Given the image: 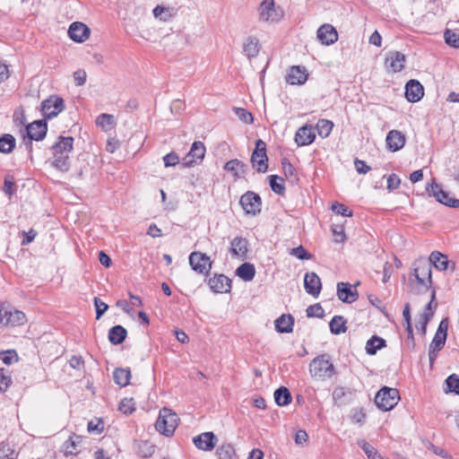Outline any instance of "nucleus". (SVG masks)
I'll return each instance as SVG.
<instances>
[{
  "label": "nucleus",
  "instance_id": "nucleus-1",
  "mask_svg": "<svg viewBox=\"0 0 459 459\" xmlns=\"http://www.w3.org/2000/svg\"><path fill=\"white\" fill-rule=\"evenodd\" d=\"M412 275L415 281H412L414 291L418 294L425 293L432 285L431 265L426 260H420L414 264Z\"/></svg>",
  "mask_w": 459,
  "mask_h": 459
},
{
  "label": "nucleus",
  "instance_id": "nucleus-2",
  "mask_svg": "<svg viewBox=\"0 0 459 459\" xmlns=\"http://www.w3.org/2000/svg\"><path fill=\"white\" fill-rule=\"evenodd\" d=\"M25 314L8 302L0 301V328L14 327L26 323Z\"/></svg>",
  "mask_w": 459,
  "mask_h": 459
},
{
  "label": "nucleus",
  "instance_id": "nucleus-3",
  "mask_svg": "<svg viewBox=\"0 0 459 459\" xmlns=\"http://www.w3.org/2000/svg\"><path fill=\"white\" fill-rule=\"evenodd\" d=\"M178 417L176 412L166 407L160 411L159 417L155 422V429L166 437H171L178 426Z\"/></svg>",
  "mask_w": 459,
  "mask_h": 459
},
{
  "label": "nucleus",
  "instance_id": "nucleus-4",
  "mask_svg": "<svg viewBox=\"0 0 459 459\" xmlns=\"http://www.w3.org/2000/svg\"><path fill=\"white\" fill-rule=\"evenodd\" d=\"M309 371L312 377L318 378H330L335 374L334 367L327 354L315 358L309 364Z\"/></svg>",
  "mask_w": 459,
  "mask_h": 459
},
{
  "label": "nucleus",
  "instance_id": "nucleus-5",
  "mask_svg": "<svg viewBox=\"0 0 459 459\" xmlns=\"http://www.w3.org/2000/svg\"><path fill=\"white\" fill-rule=\"evenodd\" d=\"M400 399L399 391L396 388L384 386L375 396L376 405L386 411L392 410Z\"/></svg>",
  "mask_w": 459,
  "mask_h": 459
},
{
  "label": "nucleus",
  "instance_id": "nucleus-6",
  "mask_svg": "<svg viewBox=\"0 0 459 459\" xmlns=\"http://www.w3.org/2000/svg\"><path fill=\"white\" fill-rule=\"evenodd\" d=\"M252 166L259 173H264L268 169V158L266 154V144L259 139L255 142V148L250 160Z\"/></svg>",
  "mask_w": 459,
  "mask_h": 459
},
{
  "label": "nucleus",
  "instance_id": "nucleus-7",
  "mask_svg": "<svg viewBox=\"0 0 459 459\" xmlns=\"http://www.w3.org/2000/svg\"><path fill=\"white\" fill-rule=\"evenodd\" d=\"M258 19L260 22H277L281 19L282 13L278 8H275L273 0H264L258 6Z\"/></svg>",
  "mask_w": 459,
  "mask_h": 459
},
{
  "label": "nucleus",
  "instance_id": "nucleus-8",
  "mask_svg": "<svg viewBox=\"0 0 459 459\" xmlns=\"http://www.w3.org/2000/svg\"><path fill=\"white\" fill-rule=\"evenodd\" d=\"M65 108L64 100L52 95L41 102V113L47 119L56 117Z\"/></svg>",
  "mask_w": 459,
  "mask_h": 459
},
{
  "label": "nucleus",
  "instance_id": "nucleus-9",
  "mask_svg": "<svg viewBox=\"0 0 459 459\" xmlns=\"http://www.w3.org/2000/svg\"><path fill=\"white\" fill-rule=\"evenodd\" d=\"M189 264L195 272L207 275L212 269V262L206 254L195 251L189 255Z\"/></svg>",
  "mask_w": 459,
  "mask_h": 459
},
{
  "label": "nucleus",
  "instance_id": "nucleus-10",
  "mask_svg": "<svg viewBox=\"0 0 459 459\" xmlns=\"http://www.w3.org/2000/svg\"><path fill=\"white\" fill-rule=\"evenodd\" d=\"M426 190L429 195L434 196L440 204L454 208L459 207V200L450 197L448 193L445 192L441 186L434 180L431 184L427 185Z\"/></svg>",
  "mask_w": 459,
  "mask_h": 459
},
{
  "label": "nucleus",
  "instance_id": "nucleus-11",
  "mask_svg": "<svg viewBox=\"0 0 459 459\" xmlns=\"http://www.w3.org/2000/svg\"><path fill=\"white\" fill-rule=\"evenodd\" d=\"M206 148L204 143L200 141L194 142L190 148V151L182 160V166L186 168L193 167L195 164L200 163L205 155Z\"/></svg>",
  "mask_w": 459,
  "mask_h": 459
},
{
  "label": "nucleus",
  "instance_id": "nucleus-12",
  "mask_svg": "<svg viewBox=\"0 0 459 459\" xmlns=\"http://www.w3.org/2000/svg\"><path fill=\"white\" fill-rule=\"evenodd\" d=\"M239 204L247 214L256 215L260 213L262 200L259 195L252 191L245 193L239 200Z\"/></svg>",
  "mask_w": 459,
  "mask_h": 459
},
{
  "label": "nucleus",
  "instance_id": "nucleus-13",
  "mask_svg": "<svg viewBox=\"0 0 459 459\" xmlns=\"http://www.w3.org/2000/svg\"><path fill=\"white\" fill-rule=\"evenodd\" d=\"M437 302L436 301V290L435 288H431L430 300L427 304L424 313L420 316V321L417 325L418 331L420 332L422 335L426 334L427 325L430 318L433 316L434 310L437 308Z\"/></svg>",
  "mask_w": 459,
  "mask_h": 459
},
{
  "label": "nucleus",
  "instance_id": "nucleus-14",
  "mask_svg": "<svg viewBox=\"0 0 459 459\" xmlns=\"http://www.w3.org/2000/svg\"><path fill=\"white\" fill-rule=\"evenodd\" d=\"M48 131L47 123L44 120H36L26 126V133L29 137V143L32 140L40 141L42 140Z\"/></svg>",
  "mask_w": 459,
  "mask_h": 459
},
{
  "label": "nucleus",
  "instance_id": "nucleus-15",
  "mask_svg": "<svg viewBox=\"0 0 459 459\" xmlns=\"http://www.w3.org/2000/svg\"><path fill=\"white\" fill-rule=\"evenodd\" d=\"M91 34V30L84 23L80 22H73L68 30V35L72 40L82 43L85 41Z\"/></svg>",
  "mask_w": 459,
  "mask_h": 459
},
{
  "label": "nucleus",
  "instance_id": "nucleus-16",
  "mask_svg": "<svg viewBox=\"0 0 459 459\" xmlns=\"http://www.w3.org/2000/svg\"><path fill=\"white\" fill-rule=\"evenodd\" d=\"M424 96V88L422 84L414 79L407 82L405 85V97L410 102H418Z\"/></svg>",
  "mask_w": 459,
  "mask_h": 459
},
{
  "label": "nucleus",
  "instance_id": "nucleus-17",
  "mask_svg": "<svg viewBox=\"0 0 459 459\" xmlns=\"http://www.w3.org/2000/svg\"><path fill=\"white\" fill-rule=\"evenodd\" d=\"M217 441L218 438L212 432H204L193 438L195 446L204 451H212Z\"/></svg>",
  "mask_w": 459,
  "mask_h": 459
},
{
  "label": "nucleus",
  "instance_id": "nucleus-18",
  "mask_svg": "<svg viewBox=\"0 0 459 459\" xmlns=\"http://www.w3.org/2000/svg\"><path fill=\"white\" fill-rule=\"evenodd\" d=\"M448 324V318L441 320L429 347L439 351L443 349L447 337Z\"/></svg>",
  "mask_w": 459,
  "mask_h": 459
},
{
  "label": "nucleus",
  "instance_id": "nucleus-19",
  "mask_svg": "<svg viewBox=\"0 0 459 459\" xmlns=\"http://www.w3.org/2000/svg\"><path fill=\"white\" fill-rule=\"evenodd\" d=\"M304 288L308 294L316 298L322 289L319 276L314 272L307 273L304 277Z\"/></svg>",
  "mask_w": 459,
  "mask_h": 459
},
{
  "label": "nucleus",
  "instance_id": "nucleus-20",
  "mask_svg": "<svg viewBox=\"0 0 459 459\" xmlns=\"http://www.w3.org/2000/svg\"><path fill=\"white\" fill-rule=\"evenodd\" d=\"M405 142V135L398 130L389 131L385 138L386 147L393 152L401 150L404 146Z\"/></svg>",
  "mask_w": 459,
  "mask_h": 459
},
{
  "label": "nucleus",
  "instance_id": "nucleus-21",
  "mask_svg": "<svg viewBox=\"0 0 459 459\" xmlns=\"http://www.w3.org/2000/svg\"><path fill=\"white\" fill-rule=\"evenodd\" d=\"M405 64V56L399 51H390L385 57V65L393 73L401 72Z\"/></svg>",
  "mask_w": 459,
  "mask_h": 459
},
{
  "label": "nucleus",
  "instance_id": "nucleus-22",
  "mask_svg": "<svg viewBox=\"0 0 459 459\" xmlns=\"http://www.w3.org/2000/svg\"><path fill=\"white\" fill-rule=\"evenodd\" d=\"M317 39L324 45H331L337 41L338 33L331 24H324L317 30Z\"/></svg>",
  "mask_w": 459,
  "mask_h": 459
},
{
  "label": "nucleus",
  "instance_id": "nucleus-23",
  "mask_svg": "<svg viewBox=\"0 0 459 459\" xmlns=\"http://www.w3.org/2000/svg\"><path fill=\"white\" fill-rule=\"evenodd\" d=\"M316 134L311 126H304L298 129L295 134V143L298 146H305L315 141Z\"/></svg>",
  "mask_w": 459,
  "mask_h": 459
},
{
  "label": "nucleus",
  "instance_id": "nucleus-24",
  "mask_svg": "<svg viewBox=\"0 0 459 459\" xmlns=\"http://www.w3.org/2000/svg\"><path fill=\"white\" fill-rule=\"evenodd\" d=\"M307 80V73L305 67L291 66L286 75V82L292 85L304 84Z\"/></svg>",
  "mask_w": 459,
  "mask_h": 459
},
{
  "label": "nucleus",
  "instance_id": "nucleus-25",
  "mask_svg": "<svg viewBox=\"0 0 459 459\" xmlns=\"http://www.w3.org/2000/svg\"><path fill=\"white\" fill-rule=\"evenodd\" d=\"M337 296L345 303H352L357 300L359 294L356 290L351 289L349 282H339L337 284Z\"/></svg>",
  "mask_w": 459,
  "mask_h": 459
},
{
  "label": "nucleus",
  "instance_id": "nucleus-26",
  "mask_svg": "<svg viewBox=\"0 0 459 459\" xmlns=\"http://www.w3.org/2000/svg\"><path fill=\"white\" fill-rule=\"evenodd\" d=\"M208 285L216 293L227 292L230 289V280L224 274L214 275L210 278Z\"/></svg>",
  "mask_w": 459,
  "mask_h": 459
},
{
  "label": "nucleus",
  "instance_id": "nucleus-27",
  "mask_svg": "<svg viewBox=\"0 0 459 459\" xmlns=\"http://www.w3.org/2000/svg\"><path fill=\"white\" fill-rule=\"evenodd\" d=\"M74 138L72 136H59L57 142L52 146L53 154H69L73 150Z\"/></svg>",
  "mask_w": 459,
  "mask_h": 459
},
{
  "label": "nucleus",
  "instance_id": "nucleus-28",
  "mask_svg": "<svg viewBox=\"0 0 459 459\" xmlns=\"http://www.w3.org/2000/svg\"><path fill=\"white\" fill-rule=\"evenodd\" d=\"M223 168L226 171L231 172L235 178L244 177L247 170V166L237 159L227 161Z\"/></svg>",
  "mask_w": 459,
  "mask_h": 459
},
{
  "label": "nucleus",
  "instance_id": "nucleus-29",
  "mask_svg": "<svg viewBox=\"0 0 459 459\" xmlns=\"http://www.w3.org/2000/svg\"><path fill=\"white\" fill-rule=\"evenodd\" d=\"M275 328L279 333H289L293 331L294 318L291 315H281L275 322Z\"/></svg>",
  "mask_w": 459,
  "mask_h": 459
},
{
  "label": "nucleus",
  "instance_id": "nucleus-30",
  "mask_svg": "<svg viewBox=\"0 0 459 459\" xmlns=\"http://www.w3.org/2000/svg\"><path fill=\"white\" fill-rule=\"evenodd\" d=\"M248 242L246 238L237 237L231 241V253L234 255L240 256L242 259L247 258Z\"/></svg>",
  "mask_w": 459,
  "mask_h": 459
},
{
  "label": "nucleus",
  "instance_id": "nucleus-31",
  "mask_svg": "<svg viewBox=\"0 0 459 459\" xmlns=\"http://www.w3.org/2000/svg\"><path fill=\"white\" fill-rule=\"evenodd\" d=\"M243 52L248 58L255 57L259 53V41L255 37H248L243 44Z\"/></svg>",
  "mask_w": 459,
  "mask_h": 459
},
{
  "label": "nucleus",
  "instance_id": "nucleus-32",
  "mask_svg": "<svg viewBox=\"0 0 459 459\" xmlns=\"http://www.w3.org/2000/svg\"><path fill=\"white\" fill-rule=\"evenodd\" d=\"M126 334L127 332L123 326L115 325L108 331V340L112 344L117 345L125 341Z\"/></svg>",
  "mask_w": 459,
  "mask_h": 459
},
{
  "label": "nucleus",
  "instance_id": "nucleus-33",
  "mask_svg": "<svg viewBox=\"0 0 459 459\" xmlns=\"http://www.w3.org/2000/svg\"><path fill=\"white\" fill-rule=\"evenodd\" d=\"M386 342L385 340L377 336L373 335L367 342H366V352L368 355H375L377 351L381 350L382 348L385 347Z\"/></svg>",
  "mask_w": 459,
  "mask_h": 459
},
{
  "label": "nucleus",
  "instance_id": "nucleus-34",
  "mask_svg": "<svg viewBox=\"0 0 459 459\" xmlns=\"http://www.w3.org/2000/svg\"><path fill=\"white\" fill-rule=\"evenodd\" d=\"M430 265L433 264L437 270L445 271L447 269L448 259L447 256L438 251H433L429 255Z\"/></svg>",
  "mask_w": 459,
  "mask_h": 459
},
{
  "label": "nucleus",
  "instance_id": "nucleus-35",
  "mask_svg": "<svg viewBox=\"0 0 459 459\" xmlns=\"http://www.w3.org/2000/svg\"><path fill=\"white\" fill-rule=\"evenodd\" d=\"M51 165L56 169L66 172L70 169V158L67 154H53Z\"/></svg>",
  "mask_w": 459,
  "mask_h": 459
},
{
  "label": "nucleus",
  "instance_id": "nucleus-36",
  "mask_svg": "<svg viewBox=\"0 0 459 459\" xmlns=\"http://www.w3.org/2000/svg\"><path fill=\"white\" fill-rule=\"evenodd\" d=\"M113 378L117 385L124 387L129 384L131 371L129 368H116L113 372Z\"/></svg>",
  "mask_w": 459,
  "mask_h": 459
},
{
  "label": "nucleus",
  "instance_id": "nucleus-37",
  "mask_svg": "<svg viewBox=\"0 0 459 459\" xmlns=\"http://www.w3.org/2000/svg\"><path fill=\"white\" fill-rule=\"evenodd\" d=\"M236 274L246 281H252L255 275V269L254 264L244 263L238 267Z\"/></svg>",
  "mask_w": 459,
  "mask_h": 459
},
{
  "label": "nucleus",
  "instance_id": "nucleus-38",
  "mask_svg": "<svg viewBox=\"0 0 459 459\" xmlns=\"http://www.w3.org/2000/svg\"><path fill=\"white\" fill-rule=\"evenodd\" d=\"M274 401L279 406H285L291 402V394L285 386H281L274 392Z\"/></svg>",
  "mask_w": 459,
  "mask_h": 459
},
{
  "label": "nucleus",
  "instance_id": "nucleus-39",
  "mask_svg": "<svg viewBox=\"0 0 459 459\" xmlns=\"http://www.w3.org/2000/svg\"><path fill=\"white\" fill-rule=\"evenodd\" d=\"M329 326L333 334L344 333L347 331L346 320L342 316H334L330 321Z\"/></svg>",
  "mask_w": 459,
  "mask_h": 459
},
{
  "label": "nucleus",
  "instance_id": "nucleus-40",
  "mask_svg": "<svg viewBox=\"0 0 459 459\" xmlns=\"http://www.w3.org/2000/svg\"><path fill=\"white\" fill-rule=\"evenodd\" d=\"M15 138L9 134L0 137V152L10 153L15 147Z\"/></svg>",
  "mask_w": 459,
  "mask_h": 459
},
{
  "label": "nucleus",
  "instance_id": "nucleus-41",
  "mask_svg": "<svg viewBox=\"0 0 459 459\" xmlns=\"http://www.w3.org/2000/svg\"><path fill=\"white\" fill-rule=\"evenodd\" d=\"M81 443V437L79 436H73L70 437L69 439H67L64 443V449L65 455H77L78 450V445Z\"/></svg>",
  "mask_w": 459,
  "mask_h": 459
},
{
  "label": "nucleus",
  "instance_id": "nucleus-42",
  "mask_svg": "<svg viewBox=\"0 0 459 459\" xmlns=\"http://www.w3.org/2000/svg\"><path fill=\"white\" fill-rule=\"evenodd\" d=\"M358 446L364 451L368 459H382L377 449L364 439H359Z\"/></svg>",
  "mask_w": 459,
  "mask_h": 459
},
{
  "label": "nucleus",
  "instance_id": "nucleus-43",
  "mask_svg": "<svg viewBox=\"0 0 459 459\" xmlns=\"http://www.w3.org/2000/svg\"><path fill=\"white\" fill-rule=\"evenodd\" d=\"M216 454L219 459H232L236 455L234 446L229 443L220 446L217 448Z\"/></svg>",
  "mask_w": 459,
  "mask_h": 459
},
{
  "label": "nucleus",
  "instance_id": "nucleus-44",
  "mask_svg": "<svg viewBox=\"0 0 459 459\" xmlns=\"http://www.w3.org/2000/svg\"><path fill=\"white\" fill-rule=\"evenodd\" d=\"M155 452V446L148 441H140L137 444V453L143 458L151 457Z\"/></svg>",
  "mask_w": 459,
  "mask_h": 459
},
{
  "label": "nucleus",
  "instance_id": "nucleus-45",
  "mask_svg": "<svg viewBox=\"0 0 459 459\" xmlns=\"http://www.w3.org/2000/svg\"><path fill=\"white\" fill-rule=\"evenodd\" d=\"M333 126V122L327 119H319L318 122L316 123V129L318 134L322 138H325L331 134Z\"/></svg>",
  "mask_w": 459,
  "mask_h": 459
},
{
  "label": "nucleus",
  "instance_id": "nucleus-46",
  "mask_svg": "<svg viewBox=\"0 0 459 459\" xmlns=\"http://www.w3.org/2000/svg\"><path fill=\"white\" fill-rule=\"evenodd\" d=\"M269 183L272 190L278 195H283L285 186L283 185V178L277 175H271L269 177Z\"/></svg>",
  "mask_w": 459,
  "mask_h": 459
},
{
  "label": "nucleus",
  "instance_id": "nucleus-47",
  "mask_svg": "<svg viewBox=\"0 0 459 459\" xmlns=\"http://www.w3.org/2000/svg\"><path fill=\"white\" fill-rule=\"evenodd\" d=\"M18 454L6 442L0 443V459H17Z\"/></svg>",
  "mask_w": 459,
  "mask_h": 459
},
{
  "label": "nucleus",
  "instance_id": "nucleus-48",
  "mask_svg": "<svg viewBox=\"0 0 459 459\" xmlns=\"http://www.w3.org/2000/svg\"><path fill=\"white\" fill-rule=\"evenodd\" d=\"M114 123V116L106 113L100 114L96 119V124L105 130L109 129Z\"/></svg>",
  "mask_w": 459,
  "mask_h": 459
},
{
  "label": "nucleus",
  "instance_id": "nucleus-49",
  "mask_svg": "<svg viewBox=\"0 0 459 459\" xmlns=\"http://www.w3.org/2000/svg\"><path fill=\"white\" fill-rule=\"evenodd\" d=\"M447 392H452L459 394V376L456 374L450 375L446 379Z\"/></svg>",
  "mask_w": 459,
  "mask_h": 459
},
{
  "label": "nucleus",
  "instance_id": "nucleus-50",
  "mask_svg": "<svg viewBox=\"0 0 459 459\" xmlns=\"http://www.w3.org/2000/svg\"><path fill=\"white\" fill-rule=\"evenodd\" d=\"M444 38L448 46L459 48V34L451 30H446L444 33Z\"/></svg>",
  "mask_w": 459,
  "mask_h": 459
},
{
  "label": "nucleus",
  "instance_id": "nucleus-51",
  "mask_svg": "<svg viewBox=\"0 0 459 459\" xmlns=\"http://www.w3.org/2000/svg\"><path fill=\"white\" fill-rule=\"evenodd\" d=\"M13 381L11 376L4 368H0V393L7 391Z\"/></svg>",
  "mask_w": 459,
  "mask_h": 459
},
{
  "label": "nucleus",
  "instance_id": "nucleus-52",
  "mask_svg": "<svg viewBox=\"0 0 459 459\" xmlns=\"http://www.w3.org/2000/svg\"><path fill=\"white\" fill-rule=\"evenodd\" d=\"M135 403L132 398H124L119 403V411L124 414H131L135 410Z\"/></svg>",
  "mask_w": 459,
  "mask_h": 459
},
{
  "label": "nucleus",
  "instance_id": "nucleus-53",
  "mask_svg": "<svg viewBox=\"0 0 459 459\" xmlns=\"http://www.w3.org/2000/svg\"><path fill=\"white\" fill-rule=\"evenodd\" d=\"M234 112L236 116L244 123L246 124H251L253 123V115L243 108H235Z\"/></svg>",
  "mask_w": 459,
  "mask_h": 459
},
{
  "label": "nucleus",
  "instance_id": "nucleus-54",
  "mask_svg": "<svg viewBox=\"0 0 459 459\" xmlns=\"http://www.w3.org/2000/svg\"><path fill=\"white\" fill-rule=\"evenodd\" d=\"M307 316L308 317H318L322 318L325 316V310L320 304H314L309 306L307 310Z\"/></svg>",
  "mask_w": 459,
  "mask_h": 459
},
{
  "label": "nucleus",
  "instance_id": "nucleus-55",
  "mask_svg": "<svg viewBox=\"0 0 459 459\" xmlns=\"http://www.w3.org/2000/svg\"><path fill=\"white\" fill-rule=\"evenodd\" d=\"M331 209L336 214H341L343 217H351L352 211H351L347 206L338 202H335L332 204Z\"/></svg>",
  "mask_w": 459,
  "mask_h": 459
},
{
  "label": "nucleus",
  "instance_id": "nucleus-56",
  "mask_svg": "<svg viewBox=\"0 0 459 459\" xmlns=\"http://www.w3.org/2000/svg\"><path fill=\"white\" fill-rule=\"evenodd\" d=\"M351 419L352 422L363 424L366 419V413L362 408H354L351 411Z\"/></svg>",
  "mask_w": 459,
  "mask_h": 459
},
{
  "label": "nucleus",
  "instance_id": "nucleus-57",
  "mask_svg": "<svg viewBox=\"0 0 459 459\" xmlns=\"http://www.w3.org/2000/svg\"><path fill=\"white\" fill-rule=\"evenodd\" d=\"M290 254L300 260H308L311 259L313 256L301 245L299 246L298 247L292 248Z\"/></svg>",
  "mask_w": 459,
  "mask_h": 459
},
{
  "label": "nucleus",
  "instance_id": "nucleus-58",
  "mask_svg": "<svg viewBox=\"0 0 459 459\" xmlns=\"http://www.w3.org/2000/svg\"><path fill=\"white\" fill-rule=\"evenodd\" d=\"M332 232L334 237V242L336 243H343L346 239V236L343 230L342 226L341 225H333Z\"/></svg>",
  "mask_w": 459,
  "mask_h": 459
},
{
  "label": "nucleus",
  "instance_id": "nucleus-59",
  "mask_svg": "<svg viewBox=\"0 0 459 459\" xmlns=\"http://www.w3.org/2000/svg\"><path fill=\"white\" fill-rule=\"evenodd\" d=\"M179 156L174 152H171L163 157L164 166L167 168L176 166L179 163Z\"/></svg>",
  "mask_w": 459,
  "mask_h": 459
},
{
  "label": "nucleus",
  "instance_id": "nucleus-60",
  "mask_svg": "<svg viewBox=\"0 0 459 459\" xmlns=\"http://www.w3.org/2000/svg\"><path fill=\"white\" fill-rule=\"evenodd\" d=\"M87 428L89 432H96L100 434L104 429V423L100 419H98L96 420H91L89 421Z\"/></svg>",
  "mask_w": 459,
  "mask_h": 459
},
{
  "label": "nucleus",
  "instance_id": "nucleus-61",
  "mask_svg": "<svg viewBox=\"0 0 459 459\" xmlns=\"http://www.w3.org/2000/svg\"><path fill=\"white\" fill-rule=\"evenodd\" d=\"M94 306L96 308V318L100 319L101 316L107 311L108 306L99 298H94Z\"/></svg>",
  "mask_w": 459,
  "mask_h": 459
},
{
  "label": "nucleus",
  "instance_id": "nucleus-62",
  "mask_svg": "<svg viewBox=\"0 0 459 459\" xmlns=\"http://www.w3.org/2000/svg\"><path fill=\"white\" fill-rule=\"evenodd\" d=\"M0 359L5 365H10L13 360H17V353L13 350L2 352Z\"/></svg>",
  "mask_w": 459,
  "mask_h": 459
},
{
  "label": "nucleus",
  "instance_id": "nucleus-63",
  "mask_svg": "<svg viewBox=\"0 0 459 459\" xmlns=\"http://www.w3.org/2000/svg\"><path fill=\"white\" fill-rule=\"evenodd\" d=\"M13 187H14L13 178L10 175H7L4 178L3 190L6 195H8L9 196H12L14 193Z\"/></svg>",
  "mask_w": 459,
  "mask_h": 459
},
{
  "label": "nucleus",
  "instance_id": "nucleus-64",
  "mask_svg": "<svg viewBox=\"0 0 459 459\" xmlns=\"http://www.w3.org/2000/svg\"><path fill=\"white\" fill-rule=\"evenodd\" d=\"M400 184H401V179L396 174L393 173V174L389 175V177L387 178V188L389 190L397 189L399 187Z\"/></svg>",
  "mask_w": 459,
  "mask_h": 459
}]
</instances>
